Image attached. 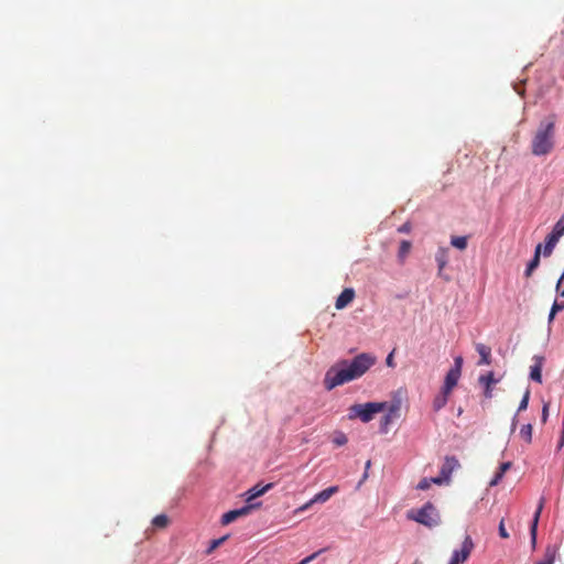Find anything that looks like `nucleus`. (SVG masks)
<instances>
[{
    "label": "nucleus",
    "mask_w": 564,
    "mask_h": 564,
    "mask_svg": "<svg viewBox=\"0 0 564 564\" xmlns=\"http://www.w3.org/2000/svg\"><path fill=\"white\" fill-rule=\"evenodd\" d=\"M377 361V358L368 352H361L351 360H339L325 373L324 387L330 391L334 388L356 380L364 376Z\"/></svg>",
    "instance_id": "obj_1"
},
{
    "label": "nucleus",
    "mask_w": 564,
    "mask_h": 564,
    "mask_svg": "<svg viewBox=\"0 0 564 564\" xmlns=\"http://www.w3.org/2000/svg\"><path fill=\"white\" fill-rule=\"evenodd\" d=\"M556 116L542 120L531 140V152L536 156L547 155L554 149Z\"/></svg>",
    "instance_id": "obj_2"
},
{
    "label": "nucleus",
    "mask_w": 564,
    "mask_h": 564,
    "mask_svg": "<svg viewBox=\"0 0 564 564\" xmlns=\"http://www.w3.org/2000/svg\"><path fill=\"white\" fill-rule=\"evenodd\" d=\"M406 519L415 521L429 529L438 527L442 522L441 514L432 502H426L420 509H411L406 512Z\"/></svg>",
    "instance_id": "obj_3"
},
{
    "label": "nucleus",
    "mask_w": 564,
    "mask_h": 564,
    "mask_svg": "<svg viewBox=\"0 0 564 564\" xmlns=\"http://www.w3.org/2000/svg\"><path fill=\"white\" fill-rule=\"evenodd\" d=\"M387 408V402H367L362 404H354L349 408V419H360L364 423L373 420L375 415L382 412Z\"/></svg>",
    "instance_id": "obj_4"
},
{
    "label": "nucleus",
    "mask_w": 564,
    "mask_h": 564,
    "mask_svg": "<svg viewBox=\"0 0 564 564\" xmlns=\"http://www.w3.org/2000/svg\"><path fill=\"white\" fill-rule=\"evenodd\" d=\"M564 236V215L555 223L552 231L546 236L545 243L543 246V256L550 257L560 241Z\"/></svg>",
    "instance_id": "obj_5"
},
{
    "label": "nucleus",
    "mask_w": 564,
    "mask_h": 564,
    "mask_svg": "<svg viewBox=\"0 0 564 564\" xmlns=\"http://www.w3.org/2000/svg\"><path fill=\"white\" fill-rule=\"evenodd\" d=\"M474 549V542L469 535H466L460 550H456L453 552V558L457 560L459 564L466 562L471 554Z\"/></svg>",
    "instance_id": "obj_6"
},
{
    "label": "nucleus",
    "mask_w": 564,
    "mask_h": 564,
    "mask_svg": "<svg viewBox=\"0 0 564 564\" xmlns=\"http://www.w3.org/2000/svg\"><path fill=\"white\" fill-rule=\"evenodd\" d=\"M256 507H258V505H247L240 509L230 510L223 514L221 523L224 525H227L237 520L238 518L249 514L250 511Z\"/></svg>",
    "instance_id": "obj_7"
},
{
    "label": "nucleus",
    "mask_w": 564,
    "mask_h": 564,
    "mask_svg": "<svg viewBox=\"0 0 564 564\" xmlns=\"http://www.w3.org/2000/svg\"><path fill=\"white\" fill-rule=\"evenodd\" d=\"M478 382L484 388V397L485 399H491L494 397V393H492V386H495L496 383L499 382V379L495 378V375L492 371H489L488 373L486 375H481L479 378H478Z\"/></svg>",
    "instance_id": "obj_8"
},
{
    "label": "nucleus",
    "mask_w": 564,
    "mask_h": 564,
    "mask_svg": "<svg viewBox=\"0 0 564 564\" xmlns=\"http://www.w3.org/2000/svg\"><path fill=\"white\" fill-rule=\"evenodd\" d=\"M533 360V365L530 367V378L538 382V383H541L542 382V368H543V365H544V357L543 356H533L532 358Z\"/></svg>",
    "instance_id": "obj_9"
},
{
    "label": "nucleus",
    "mask_w": 564,
    "mask_h": 564,
    "mask_svg": "<svg viewBox=\"0 0 564 564\" xmlns=\"http://www.w3.org/2000/svg\"><path fill=\"white\" fill-rule=\"evenodd\" d=\"M459 378L460 373L458 372L457 368H451L445 376L442 390H444L445 393H452L453 389L457 386Z\"/></svg>",
    "instance_id": "obj_10"
},
{
    "label": "nucleus",
    "mask_w": 564,
    "mask_h": 564,
    "mask_svg": "<svg viewBox=\"0 0 564 564\" xmlns=\"http://www.w3.org/2000/svg\"><path fill=\"white\" fill-rule=\"evenodd\" d=\"M459 467V462L454 456H446L441 467L442 478L449 479L452 473Z\"/></svg>",
    "instance_id": "obj_11"
},
{
    "label": "nucleus",
    "mask_w": 564,
    "mask_h": 564,
    "mask_svg": "<svg viewBox=\"0 0 564 564\" xmlns=\"http://www.w3.org/2000/svg\"><path fill=\"white\" fill-rule=\"evenodd\" d=\"M273 487V484H267L264 486H261L260 484L253 486L246 492V501L248 505H252L251 501L262 495H264L268 490H270ZM260 506V503H257Z\"/></svg>",
    "instance_id": "obj_12"
},
{
    "label": "nucleus",
    "mask_w": 564,
    "mask_h": 564,
    "mask_svg": "<svg viewBox=\"0 0 564 564\" xmlns=\"http://www.w3.org/2000/svg\"><path fill=\"white\" fill-rule=\"evenodd\" d=\"M354 299H355L354 289L347 288V289L343 290V292L338 295L336 303H335V307L337 310H343L347 305H349Z\"/></svg>",
    "instance_id": "obj_13"
},
{
    "label": "nucleus",
    "mask_w": 564,
    "mask_h": 564,
    "mask_svg": "<svg viewBox=\"0 0 564 564\" xmlns=\"http://www.w3.org/2000/svg\"><path fill=\"white\" fill-rule=\"evenodd\" d=\"M543 507H544V498H541L539 501L538 508L534 512L533 520H532V523L530 527V535H531V542H532L533 546L536 543L538 523H539V519H540Z\"/></svg>",
    "instance_id": "obj_14"
},
{
    "label": "nucleus",
    "mask_w": 564,
    "mask_h": 564,
    "mask_svg": "<svg viewBox=\"0 0 564 564\" xmlns=\"http://www.w3.org/2000/svg\"><path fill=\"white\" fill-rule=\"evenodd\" d=\"M475 348L480 356V359L477 362V365L478 366L490 365L491 364V348L481 343H477L475 345Z\"/></svg>",
    "instance_id": "obj_15"
},
{
    "label": "nucleus",
    "mask_w": 564,
    "mask_h": 564,
    "mask_svg": "<svg viewBox=\"0 0 564 564\" xmlns=\"http://www.w3.org/2000/svg\"><path fill=\"white\" fill-rule=\"evenodd\" d=\"M558 545L556 544H549L545 547L543 557L536 563V564H554L555 558L558 554Z\"/></svg>",
    "instance_id": "obj_16"
},
{
    "label": "nucleus",
    "mask_w": 564,
    "mask_h": 564,
    "mask_svg": "<svg viewBox=\"0 0 564 564\" xmlns=\"http://www.w3.org/2000/svg\"><path fill=\"white\" fill-rule=\"evenodd\" d=\"M338 490H339L338 486H330V487L322 490L321 492L316 494L312 498V502L324 503V502L328 501L333 495L338 492Z\"/></svg>",
    "instance_id": "obj_17"
},
{
    "label": "nucleus",
    "mask_w": 564,
    "mask_h": 564,
    "mask_svg": "<svg viewBox=\"0 0 564 564\" xmlns=\"http://www.w3.org/2000/svg\"><path fill=\"white\" fill-rule=\"evenodd\" d=\"M541 251H542V245L539 243L535 247V251H534V256H533L532 260L528 263V267L525 269L524 274H525L527 278H529L532 274V272L539 267Z\"/></svg>",
    "instance_id": "obj_18"
},
{
    "label": "nucleus",
    "mask_w": 564,
    "mask_h": 564,
    "mask_svg": "<svg viewBox=\"0 0 564 564\" xmlns=\"http://www.w3.org/2000/svg\"><path fill=\"white\" fill-rule=\"evenodd\" d=\"M449 395L451 393H445V391L441 389V392L437 395H435L433 400V410L435 412H438L441 409H443L446 405Z\"/></svg>",
    "instance_id": "obj_19"
},
{
    "label": "nucleus",
    "mask_w": 564,
    "mask_h": 564,
    "mask_svg": "<svg viewBox=\"0 0 564 564\" xmlns=\"http://www.w3.org/2000/svg\"><path fill=\"white\" fill-rule=\"evenodd\" d=\"M412 248V243L408 240H402L398 250V260L400 263H404Z\"/></svg>",
    "instance_id": "obj_20"
},
{
    "label": "nucleus",
    "mask_w": 564,
    "mask_h": 564,
    "mask_svg": "<svg viewBox=\"0 0 564 564\" xmlns=\"http://www.w3.org/2000/svg\"><path fill=\"white\" fill-rule=\"evenodd\" d=\"M511 467V463L510 462H506V463H502L500 466H499V470L496 473L495 477L492 478V480L490 481V486H496L498 485V482L502 479L505 473L510 469Z\"/></svg>",
    "instance_id": "obj_21"
},
{
    "label": "nucleus",
    "mask_w": 564,
    "mask_h": 564,
    "mask_svg": "<svg viewBox=\"0 0 564 564\" xmlns=\"http://www.w3.org/2000/svg\"><path fill=\"white\" fill-rule=\"evenodd\" d=\"M170 524V519L166 514H158L152 519V525L155 529H165Z\"/></svg>",
    "instance_id": "obj_22"
},
{
    "label": "nucleus",
    "mask_w": 564,
    "mask_h": 564,
    "mask_svg": "<svg viewBox=\"0 0 564 564\" xmlns=\"http://www.w3.org/2000/svg\"><path fill=\"white\" fill-rule=\"evenodd\" d=\"M451 245L459 250H465L467 248V237L453 236L451 239Z\"/></svg>",
    "instance_id": "obj_23"
},
{
    "label": "nucleus",
    "mask_w": 564,
    "mask_h": 564,
    "mask_svg": "<svg viewBox=\"0 0 564 564\" xmlns=\"http://www.w3.org/2000/svg\"><path fill=\"white\" fill-rule=\"evenodd\" d=\"M532 431H533V427H532V424H530V423L524 424L520 430V437L528 444H530L532 441Z\"/></svg>",
    "instance_id": "obj_24"
},
{
    "label": "nucleus",
    "mask_w": 564,
    "mask_h": 564,
    "mask_svg": "<svg viewBox=\"0 0 564 564\" xmlns=\"http://www.w3.org/2000/svg\"><path fill=\"white\" fill-rule=\"evenodd\" d=\"M386 409H388V415H391L393 419L399 417L401 410V401L397 400L392 402L389 406L387 405Z\"/></svg>",
    "instance_id": "obj_25"
},
{
    "label": "nucleus",
    "mask_w": 564,
    "mask_h": 564,
    "mask_svg": "<svg viewBox=\"0 0 564 564\" xmlns=\"http://www.w3.org/2000/svg\"><path fill=\"white\" fill-rule=\"evenodd\" d=\"M347 442H348L347 436H346L344 433H337V434L333 437V443H334L336 446H343V445H345Z\"/></svg>",
    "instance_id": "obj_26"
},
{
    "label": "nucleus",
    "mask_w": 564,
    "mask_h": 564,
    "mask_svg": "<svg viewBox=\"0 0 564 564\" xmlns=\"http://www.w3.org/2000/svg\"><path fill=\"white\" fill-rule=\"evenodd\" d=\"M529 399H530V391L527 390L524 392V394H523L522 400L520 401V404H519V408H518V412L527 410L528 404H529Z\"/></svg>",
    "instance_id": "obj_27"
},
{
    "label": "nucleus",
    "mask_w": 564,
    "mask_h": 564,
    "mask_svg": "<svg viewBox=\"0 0 564 564\" xmlns=\"http://www.w3.org/2000/svg\"><path fill=\"white\" fill-rule=\"evenodd\" d=\"M225 540H226L225 536L220 538V539L212 540L209 547L206 550V553L210 554L214 550H216L218 546H220Z\"/></svg>",
    "instance_id": "obj_28"
},
{
    "label": "nucleus",
    "mask_w": 564,
    "mask_h": 564,
    "mask_svg": "<svg viewBox=\"0 0 564 564\" xmlns=\"http://www.w3.org/2000/svg\"><path fill=\"white\" fill-rule=\"evenodd\" d=\"M432 484V480L431 478H423L420 480V482L417 484L416 488L420 489V490H426L430 488Z\"/></svg>",
    "instance_id": "obj_29"
},
{
    "label": "nucleus",
    "mask_w": 564,
    "mask_h": 564,
    "mask_svg": "<svg viewBox=\"0 0 564 564\" xmlns=\"http://www.w3.org/2000/svg\"><path fill=\"white\" fill-rule=\"evenodd\" d=\"M436 261H437L440 271H442L445 268L446 263H447L445 253L442 252L441 254H438L436 257Z\"/></svg>",
    "instance_id": "obj_30"
},
{
    "label": "nucleus",
    "mask_w": 564,
    "mask_h": 564,
    "mask_svg": "<svg viewBox=\"0 0 564 564\" xmlns=\"http://www.w3.org/2000/svg\"><path fill=\"white\" fill-rule=\"evenodd\" d=\"M499 535H500V538H502V539H508V538H509V533H508V532H507V530H506L503 519H502V520L500 521V523H499Z\"/></svg>",
    "instance_id": "obj_31"
},
{
    "label": "nucleus",
    "mask_w": 564,
    "mask_h": 564,
    "mask_svg": "<svg viewBox=\"0 0 564 564\" xmlns=\"http://www.w3.org/2000/svg\"><path fill=\"white\" fill-rule=\"evenodd\" d=\"M553 314H556L557 312H561L564 310V302L555 301L552 305Z\"/></svg>",
    "instance_id": "obj_32"
},
{
    "label": "nucleus",
    "mask_w": 564,
    "mask_h": 564,
    "mask_svg": "<svg viewBox=\"0 0 564 564\" xmlns=\"http://www.w3.org/2000/svg\"><path fill=\"white\" fill-rule=\"evenodd\" d=\"M411 228H412L411 224L409 221H406L398 228V231L402 232V234H408L411 231Z\"/></svg>",
    "instance_id": "obj_33"
},
{
    "label": "nucleus",
    "mask_w": 564,
    "mask_h": 564,
    "mask_svg": "<svg viewBox=\"0 0 564 564\" xmlns=\"http://www.w3.org/2000/svg\"><path fill=\"white\" fill-rule=\"evenodd\" d=\"M315 502H312V499L308 500L307 502H305L303 506H301L300 508H297L296 512H303V511H306L307 509H310Z\"/></svg>",
    "instance_id": "obj_34"
},
{
    "label": "nucleus",
    "mask_w": 564,
    "mask_h": 564,
    "mask_svg": "<svg viewBox=\"0 0 564 564\" xmlns=\"http://www.w3.org/2000/svg\"><path fill=\"white\" fill-rule=\"evenodd\" d=\"M386 364H387V366H388V367H391V368H393V367L395 366V364H394V358H393V351H391V352L388 355V357H387V359H386Z\"/></svg>",
    "instance_id": "obj_35"
},
{
    "label": "nucleus",
    "mask_w": 564,
    "mask_h": 564,
    "mask_svg": "<svg viewBox=\"0 0 564 564\" xmlns=\"http://www.w3.org/2000/svg\"><path fill=\"white\" fill-rule=\"evenodd\" d=\"M462 364H463L462 357L455 358V366L453 368H457L459 373H462Z\"/></svg>",
    "instance_id": "obj_36"
},
{
    "label": "nucleus",
    "mask_w": 564,
    "mask_h": 564,
    "mask_svg": "<svg viewBox=\"0 0 564 564\" xmlns=\"http://www.w3.org/2000/svg\"><path fill=\"white\" fill-rule=\"evenodd\" d=\"M563 446H564V424L562 426L561 436H560V441L557 444V449H561Z\"/></svg>",
    "instance_id": "obj_37"
},
{
    "label": "nucleus",
    "mask_w": 564,
    "mask_h": 564,
    "mask_svg": "<svg viewBox=\"0 0 564 564\" xmlns=\"http://www.w3.org/2000/svg\"><path fill=\"white\" fill-rule=\"evenodd\" d=\"M549 415V404H544L542 409V421L545 422Z\"/></svg>",
    "instance_id": "obj_38"
},
{
    "label": "nucleus",
    "mask_w": 564,
    "mask_h": 564,
    "mask_svg": "<svg viewBox=\"0 0 564 564\" xmlns=\"http://www.w3.org/2000/svg\"><path fill=\"white\" fill-rule=\"evenodd\" d=\"M318 555V552L316 553H313L312 555L305 557L300 564H307L310 563L312 560H314L316 556Z\"/></svg>",
    "instance_id": "obj_39"
},
{
    "label": "nucleus",
    "mask_w": 564,
    "mask_h": 564,
    "mask_svg": "<svg viewBox=\"0 0 564 564\" xmlns=\"http://www.w3.org/2000/svg\"><path fill=\"white\" fill-rule=\"evenodd\" d=\"M393 420V417L391 415H388L386 414L383 417H382V421H381V424L387 426L391 421Z\"/></svg>",
    "instance_id": "obj_40"
},
{
    "label": "nucleus",
    "mask_w": 564,
    "mask_h": 564,
    "mask_svg": "<svg viewBox=\"0 0 564 564\" xmlns=\"http://www.w3.org/2000/svg\"><path fill=\"white\" fill-rule=\"evenodd\" d=\"M432 480V484H438L441 485L443 482V480H446L445 478H442V475L440 474L438 477H435V478H431Z\"/></svg>",
    "instance_id": "obj_41"
},
{
    "label": "nucleus",
    "mask_w": 564,
    "mask_h": 564,
    "mask_svg": "<svg viewBox=\"0 0 564 564\" xmlns=\"http://www.w3.org/2000/svg\"><path fill=\"white\" fill-rule=\"evenodd\" d=\"M517 423H518V419H517V414L513 416L512 419V423H511V432H514L516 427H517Z\"/></svg>",
    "instance_id": "obj_42"
},
{
    "label": "nucleus",
    "mask_w": 564,
    "mask_h": 564,
    "mask_svg": "<svg viewBox=\"0 0 564 564\" xmlns=\"http://www.w3.org/2000/svg\"><path fill=\"white\" fill-rule=\"evenodd\" d=\"M563 281H564V271L562 272V274H561V276H560V279L557 281L556 289H560V286H561Z\"/></svg>",
    "instance_id": "obj_43"
},
{
    "label": "nucleus",
    "mask_w": 564,
    "mask_h": 564,
    "mask_svg": "<svg viewBox=\"0 0 564 564\" xmlns=\"http://www.w3.org/2000/svg\"><path fill=\"white\" fill-rule=\"evenodd\" d=\"M554 316H555V314H553V308L551 307V312L549 314V323H552V321L554 319Z\"/></svg>",
    "instance_id": "obj_44"
},
{
    "label": "nucleus",
    "mask_w": 564,
    "mask_h": 564,
    "mask_svg": "<svg viewBox=\"0 0 564 564\" xmlns=\"http://www.w3.org/2000/svg\"><path fill=\"white\" fill-rule=\"evenodd\" d=\"M448 564H459V563L457 562V560H454L452 556Z\"/></svg>",
    "instance_id": "obj_45"
},
{
    "label": "nucleus",
    "mask_w": 564,
    "mask_h": 564,
    "mask_svg": "<svg viewBox=\"0 0 564 564\" xmlns=\"http://www.w3.org/2000/svg\"><path fill=\"white\" fill-rule=\"evenodd\" d=\"M370 467V460L366 463V468L368 469Z\"/></svg>",
    "instance_id": "obj_46"
},
{
    "label": "nucleus",
    "mask_w": 564,
    "mask_h": 564,
    "mask_svg": "<svg viewBox=\"0 0 564 564\" xmlns=\"http://www.w3.org/2000/svg\"><path fill=\"white\" fill-rule=\"evenodd\" d=\"M561 295L564 296V290L561 292Z\"/></svg>",
    "instance_id": "obj_47"
}]
</instances>
